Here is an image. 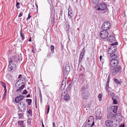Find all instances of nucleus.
Returning <instances> with one entry per match:
<instances>
[{"label":"nucleus","instance_id":"1","mask_svg":"<svg viewBox=\"0 0 127 127\" xmlns=\"http://www.w3.org/2000/svg\"><path fill=\"white\" fill-rule=\"evenodd\" d=\"M95 8L96 10L102 11L103 13L107 15L108 13V9L107 8V5L104 3H100L95 6Z\"/></svg>","mask_w":127,"mask_h":127},{"label":"nucleus","instance_id":"2","mask_svg":"<svg viewBox=\"0 0 127 127\" xmlns=\"http://www.w3.org/2000/svg\"><path fill=\"white\" fill-rule=\"evenodd\" d=\"M118 44L117 42L111 44V46L107 50L108 53L110 54V58H115L117 57V55L114 54V53L117 50L116 45Z\"/></svg>","mask_w":127,"mask_h":127},{"label":"nucleus","instance_id":"3","mask_svg":"<svg viewBox=\"0 0 127 127\" xmlns=\"http://www.w3.org/2000/svg\"><path fill=\"white\" fill-rule=\"evenodd\" d=\"M88 88L87 86H84L82 87L80 89V92L81 96L84 100L88 99L90 96L89 93L87 90Z\"/></svg>","mask_w":127,"mask_h":127},{"label":"nucleus","instance_id":"4","mask_svg":"<svg viewBox=\"0 0 127 127\" xmlns=\"http://www.w3.org/2000/svg\"><path fill=\"white\" fill-rule=\"evenodd\" d=\"M122 70V67L120 65H118L110 69V72L112 75H115L118 73H120Z\"/></svg>","mask_w":127,"mask_h":127},{"label":"nucleus","instance_id":"5","mask_svg":"<svg viewBox=\"0 0 127 127\" xmlns=\"http://www.w3.org/2000/svg\"><path fill=\"white\" fill-rule=\"evenodd\" d=\"M109 62L110 69L117 66L118 64V61L117 59L113 58Z\"/></svg>","mask_w":127,"mask_h":127},{"label":"nucleus","instance_id":"6","mask_svg":"<svg viewBox=\"0 0 127 127\" xmlns=\"http://www.w3.org/2000/svg\"><path fill=\"white\" fill-rule=\"evenodd\" d=\"M108 32L107 31L103 30L100 32L99 36L102 39H105L108 37Z\"/></svg>","mask_w":127,"mask_h":127},{"label":"nucleus","instance_id":"7","mask_svg":"<svg viewBox=\"0 0 127 127\" xmlns=\"http://www.w3.org/2000/svg\"><path fill=\"white\" fill-rule=\"evenodd\" d=\"M110 23L108 22H104L102 26V29L106 31L108 30L111 27Z\"/></svg>","mask_w":127,"mask_h":127},{"label":"nucleus","instance_id":"8","mask_svg":"<svg viewBox=\"0 0 127 127\" xmlns=\"http://www.w3.org/2000/svg\"><path fill=\"white\" fill-rule=\"evenodd\" d=\"M18 105L19 106V110L21 112L24 111L26 110V106L25 104L23 102H21L19 103Z\"/></svg>","mask_w":127,"mask_h":127},{"label":"nucleus","instance_id":"9","mask_svg":"<svg viewBox=\"0 0 127 127\" xmlns=\"http://www.w3.org/2000/svg\"><path fill=\"white\" fill-rule=\"evenodd\" d=\"M9 65L8 67V69L10 71H14L16 69V65L15 64L9 63Z\"/></svg>","mask_w":127,"mask_h":127},{"label":"nucleus","instance_id":"10","mask_svg":"<svg viewBox=\"0 0 127 127\" xmlns=\"http://www.w3.org/2000/svg\"><path fill=\"white\" fill-rule=\"evenodd\" d=\"M62 97L66 101L70 99V97L69 95L67 94V91H66L62 93Z\"/></svg>","mask_w":127,"mask_h":127},{"label":"nucleus","instance_id":"11","mask_svg":"<svg viewBox=\"0 0 127 127\" xmlns=\"http://www.w3.org/2000/svg\"><path fill=\"white\" fill-rule=\"evenodd\" d=\"M70 70V66L67 65L65 66V69L64 70L63 74L64 75V77L65 76L67 75Z\"/></svg>","mask_w":127,"mask_h":127},{"label":"nucleus","instance_id":"12","mask_svg":"<svg viewBox=\"0 0 127 127\" xmlns=\"http://www.w3.org/2000/svg\"><path fill=\"white\" fill-rule=\"evenodd\" d=\"M17 61V57L15 56L12 57L8 59V62L15 64V63Z\"/></svg>","mask_w":127,"mask_h":127},{"label":"nucleus","instance_id":"13","mask_svg":"<svg viewBox=\"0 0 127 127\" xmlns=\"http://www.w3.org/2000/svg\"><path fill=\"white\" fill-rule=\"evenodd\" d=\"M95 113L96 119H100L101 117L100 110V109H97L95 112Z\"/></svg>","mask_w":127,"mask_h":127},{"label":"nucleus","instance_id":"14","mask_svg":"<svg viewBox=\"0 0 127 127\" xmlns=\"http://www.w3.org/2000/svg\"><path fill=\"white\" fill-rule=\"evenodd\" d=\"M105 124L107 126L109 127H113L114 125L113 123V122L109 120L106 121L105 122Z\"/></svg>","mask_w":127,"mask_h":127},{"label":"nucleus","instance_id":"15","mask_svg":"<svg viewBox=\"0 0 127 127\" xmlns=\"http://www.w3.org/2000/svg\"><path fill=\"white\" fill-rule=\"evenodd\" d=\"M24 97V96L23 95L19 96L15 98V101L16 103H18L22 100Z\"/></svg>","mask_w":127,"mask_h":127},{"label":"nucleus","instance_id":"16","mask_svg":"<svg viewBox=\"0 0 127 127\" xmlns=\"http://www.w3.org/2000/svg\"><path fill=\"white\" fill-rule=\"evenodd\" d=\"M67 77H65V78H64L63 79V81H62L61 88L63 89H64V88L66 86V82L67 81Z\"/></svg>","mask_w":127,"mask_h":127},{"label":"nucleus","instance_id":"17","mask_svg":"<svg viewBox=\"0 0 127 127\" xmlns=\"http://www.w3.org/2000/svg\"><path fill=\"white\" fill-rule=\"evenodd\" d=\"M115 38L112 35L109 36L108 38V40L110 42H113L115 40Z\"/></svg>","mask_w":127,"mask_h":127},{"label":"nucleus","instance_id":"18","mask_svg":"<svg viewBox=\"0 0 127 127\" xmlns=\"http://www.w3.org/2000/svg\"><path fill=\"white\" fill-rule=\"evenodd\" d=\"M68 15L69 18L71 19L73 16V14L72 13V11L70 7H69L68 9Z\"/></svg>","mask_w":127,"mask_h":127},{"label":"nucleus","instance_id":"19","mask_svg":"<svg viewBox=\"0 0 127 127\" xmlns=\"http://www.w3.org/2000/svg\"><path fill=\"white\" fill-rule=\"evenodd\" d=\"M18 125L20 127H24L25 126V124L24 121L19 120L18 122Z\"/></svg>","mask_w":127,"mask_h":127},{"label":"nucleus","instance_id":"20","mask_svg":"<svg viewBox=\"0 0 127 127\" xmlns=\"http://www.w3.org/2000/svg\"><path fill=\"white\" fill-rule=\"evenodd\" d=\"M114 115L112 112H110L108 114L107 118L108 119H111L114 117Z\"/></svg>","mask_w":127,"mask_h":127},{"label":"nucleus","instance_id":"21","mask_svg":"<svg viewBox=\"0 0 127 127\" xmlns=\"http://www.w3.org/2000/svg\"><path fill=\"white\" fill-rule=\"evenodd\" d=\"M112 109L113 112L114 113H116L118 110V106H114L112 107Z\"/></svg>","mask_w":127,"mask_h":127},{"label":"nucleus","instance_id":"22","mask_svg":"<svg viewBox=\"0 0 127 127\" xmlns=\"http://www.w3.org/2000/svg\"><path fill=\"white\" fill-rule=\"evenodd\" d=\"M25 86L24 85H23L20 87L19 89L16 90V91L18 92H20L24 88Z\"/></svg>","mask_w":127,"mask_h":127},{"label":"nucleus","instance_id":"23","mask_svg":"<svg viewBox=\"0 0 127 127\" xmlns=\"http://www.w3.org/2000/svg\"><path fill=\"white\" fill-rule=\"evenodd\" d=\"M114 81L115 83L118 85L121 84L122 83V82L121 81H119L117 79H114Z\"/></svg>","mask_w":127,"mask_h":127},{"label":"nucleus","instance_id":"24","mask_svg":"<svg viewBox=\"0 0 127 127\" xmlns=\"http://www.w3.org/2000/svg\"><path fill=\"white\" fill-rule=\"evenodd\" d=\"M84 54L83 53H81L79 58V62H80L82 61V58L84 56Z\"/></svg>","mask_w":127,"mask_h":127},{"label":"nucleus","instance_id":"25","mask_svg":"<svg viewBox=\"0 0 127 127\" xmlns=\"http://www.w3.org/2000/svg\"><path fill=\"white\" fill-rule=\"evenodd\" d=\"M26 101L27 102L29 105H30L32 102V100L31 99H26Z\"/></svg>","mask_w":127,"mask_h":127},{"label":"nucleus","instance_id":"26","mask_svg":"<svg viewBox=\"0 0 127 127\" xmlns=\"http://www.w3.org/2000/svg\"><path fill=\"white\" fill-rule=\"evenodd\" d=\"M27 113L29 114L28 115L29 116H32V110H31L30 109H29V110L27 111Z\"/></svg>","mask_w":127,"mask_h":127},{"label":"nucleus","instance_id":"27","mask_svg":"<svg viewBox=\"0 0 127 127\" xmlns=\"http://www.w3.org/2000/svg\"><path fill=\"white\" fill-rule=\"evenodd\" d=\"M92 2L94 4H97L98 3L99 0H91Z\"/></svg>","mask_w":127,"mask_h":127},{"label":"nucleus","instance_id":"28","mask_svg":"<svg viewBox=\"0 0 127 127\" xmlns=\"http://www.w3.org/2000/svg\"><path fill=\"white\" fill-rule=\"evenodd\" d=\"M20 35L21 37L22 38V40H23L24 39L25 37L23 33H22L21 30L20 32Z\"/></svg>","mask_w":127,"mask_h":127},{"label":"nucleus","instance_id":"29","mask_svg":"<svg viewBox=\"0 0 127 127\" xmlns=\"http://www.w3.org/2000/svg\"><path fill=\"white\" fill-rule=\"evenodd\" d=\"M18 115L19 117V119H22L23 116V114L22 113L18 114Z\"/></svg>","mask_w":127,"mask_h":127},{"label":"nucleus","instance_id":"30","mask_svg":"<svg viewBox=\"0 0 127 127\" xmlns=\"http://www.w3.org/2000/svg\"><path fill=\"white\" fill-rule=\"evenodd\" d=\"M32 120L29 119L27 120V123L28 125V126L29 125L30 126L31 124Z\"/></svg>","mask_w":127,"mask_h":127},{"label":"nucleus","instance_id":"31","mask_svg":"<svg viewBox=\"0 0 127 127\" xmlns=\"http://www.w3.org/2000/svg\"><path fill=\"white\" fill-rule=\"evenodd\" d=\"M20 4V3L19 2H18L17 1L16 3V6L17 9H19L20 8V6H19V5Z\"/></svg>","mask_w":127,"mask_h":127},{"label":"nucleus","instance_id":"32","mask_svg":"<svg viewBox=\"0 0 127 127\" xmlns=\"http://www.w3.org/2000/svg\"><path fill=\"white\" fill-rule=\"evenodd\" d=\"M102 97V95L101 94H100L98 96V98L99 99V100L101 101V97Z\"/></svg>","mask_w":127,"mask_h":127},{"label":"nucleus","instance_id":"33","mask_svg":"<svg viewBox=\"0 0 127 127\" xmlns=\"http://www.w3.org/2000/svg\"><path fill=\"white\" fill-rule=\"evenodd\" d=\"M113 101V103L114 104H117V103L118 102L117 100L115 99H112Z\"/></svg>","mask_w":127,"mask_h":127},{"label":"nucleus","instance_id":"34","mask_svg":"<svg viewBox=\"0 0 127 127\" xmlns=\"http://www.w3.org/2000/svg\"><path fill=\"white\" fill-rule=\"evenodd\" d=\"M1 84L2 86L4 88V89H5L6 88V85L5 83L3 82H1Z\"/></svg>","mask_w":127,"mask_h":127},{"label":"nucleus","instance_id":"35","mask_svg":"<svg viewBox=\"0 0 127 127\" xmlns=\"http://www.w3.org/2000/svg\"><path fill=\"white\" fill-rule=\"evenodd\" d=\"M25 79L24 77H22L20 78L19 79V80L18 81H20L21 82V81H23L25 80Z\"/></svg>","mask_w":127,"mask_h":127},{"label":"nucleus","instance_id":"36","mask_svg":"<svg viewBox=\"0 0 127 127\" xmlns=\"http://www.w3.org/2000/svg\"><path fill=\"white\" fill-rule=\"evenodd\" d=\"M39 96L40 98V99L41 100L42 99V95L41 94V91H40L39 92Z\"/></svg>","mask_w":127,"mask_h":127},{"label":"nucleus","instance_id":"37","mask_svg":"<svg viewBox=\"0 0 127 127\" xmlns=\"http://www.w3.org/2000/svg\"><path fill=\"white\" fill-rule=\"evenodd\" d=\"M111 97L112 99H113L114 98V97L115 96V94H114L113 93L111 94Z\"/></svg>","mask_w":127,"mask_h":127},{"label":"nucleus","instance_id":"38","mask_svg":"<svg viewBox=\"0 0 127 127\" xmlns=\"http://www.w3.org/2000/svg\"><path fill=\"white\" fill-rule=\"evenodd\" d=\"M27 93V91L26 90H25L23 91L22 94H26Z\"/></svg>","mask_w":127,"mask_h":127},{"label":"nucleus","instance_id":"39","mask_svg":"<svg viewBox=\"0 0 127 127\" xmlns=\"http://www.w3.org/2000/svg\"><path fill=\"white\" fill-rule=\"evenodd\" d=\"M69 25H67L66 26V30H68L69 28Z\"/></svg>","mask_w":127,"mask_h":127},{"label":"nucleus","instance_id":"40","mask_svg":"<svg viewBox=\"0 0 127 127\" xmlns=\"http://www.w3.org/2000/svg\"><path fill=\"white\" fill-rule=\"evenodd\" d=\"M92 122V124H91V123H88V125L91 126V127H92V126H94V122L93 121V122Z\"/></svg>","mask_w":127,"mask_h":127},{"label":"nucleus","instance_id":"41","mask_svg":"<svg viewBox=\"0 0 127 127\" xmlns=\"http://www.w3.org/2000/svg\"><path fill=\"white\" fill-rule=\"evenodd\" d=\"M50 109V106L49 105H48L47 106V114H48L49 113V110Z\"/></svg>","mask_w":127,"mask_h":127},{"label":"nucleus","instance_id":"42","mask_svg":"<svg viewBox=\"0 0 127 127\" xmlns=\"http://www.w3.org/2000/svg\"><path fill=\"white\" fill-rule=\"evenodd\" d=\"M54 49V46L53 45H51V50L53 51Z\"/></svg>","mask_w":127,"mask_h":127},{"label":"nucleus","instance_id":"43","mask_svg":"<svg viewBox=\"0 0 127 127\" xmlns=\"http://www.w3.org/2000/svg\"><path fill=\"white\" fill-rule=\"evenodd\" d=\"M109 88V86H106V90L107 92H108V90Z\"/></svg>","mask_w":127,"mask_h":127},{"label":"nucleus","instance_id":"44","mask_svg":"<svg viewBox=\"0 0 127 127\" xmlns=\"http://www.w3.org/2000/svg\"><path fill=\"white\" fill-rule=\"evenodd\" d=\"M6 94H4L3 96L2 97L3 99H4L6 97Z\"/></svg>","mask_w":127,"mask_h":127},{"label":"nucleus","instance_id":"45","mask_svg":"<svg viewBox=\"0 0 127 127\" xmlns=\"http://www.w3.org/2000/svg\"><path fill=\"white\" fill-rule=\"evenodd\" d=\"M89 119L90 120H93V121H94L93 118L92 116H91L89 117Z\"/></svg>","mask_w":127,"mask_h":127},{"label":"nucleus","instance_id":"46","mask_svg":"<svg viewBox=\"0 0 127 127\" xmlns=\"http://www.w3.org/2000/svg\"><path fill=\"white\" fill-rule=\"evenodd\" d=\"M30 13L28 14V17L26 19L27 20H28V19H30L31 17V16L30 15Z\"/></svg>","mask_w":127,"mask_h":127},{"label":"nucleus","instance_id":"47","mask_svg":"<svg viewBox=\"0 0 127 127\" xmlns=\"http://www.w3.org/2000/svg\"><path fill=\"white\" fill-rule=\"evenodd\" d=\"M23 15V13H20L19 15L18 16V17H19L22 16Z\"/></svg>","mask_w":127,"mask_h":127},{"label":"nucleus","instance_id":"48","mask_svg":"<svg viewBox=\"0 0 127 127\" xmlns=\"http://www.w3.org/2000/svg\"><path fill=\"white\" fill-rule=\"evenodd\" d=\"M85 52V49L84 47L83 49H82V52L81 53H83V54H84V52Z\"/></svg>","mask_w":127,"mask_h":127},{"label":"nucleus","instance_id":"49","mask_svg":"<svg viewBox=\"0 0 127 127\" xmlns=\"http://www.w3.org/2000/svg\"><path fill=\"white\" fill-rule=\"evenodd\" d=\"M87 124V122L86 121L84 124L83 125L82 127H86V126Z\"/></svg>","mask_w":127,"mask_h":127},{"label":"nucleus","instance_id":"50","mask_svg":"<svg viewBox=\"0 0 127 127\" xmlns=\"http://www.w3.org/2000/svg\"><path fill=\"white\" fill-rule=\"evenodd\" d=\"M93 122V120H89L88 121V123H92V122Z\"/></svg>","mask_w":127,"mask_h":127},{"label":"nucleus","instance_id":"51","mask_svg":"<svg viewBox=\"0 0 127 127\" xmlns=\"http://www.w3.org/2000/svg\"><path fill=\"white\" fill-rule=\"evenodd\" d=\"M80 77L81 76H84V74L83 73L80 74L79 75Z\"/></svg>","mask_w":127,"mask_h":127},{"label":"nucleus","instance_id":"52","mask_svg":"<svg viewBox=\"0 0 127 127\" xmlns=\"http://www.w3.org/2000/svg\"><path fill=\"white\" fill-rule=\"evenodd\" d=\"M63 13V12L62 10H61L60 11V15H62V14Z\"/></svg>","mask_w":127,"mask_h":127},{"label":"nucleus","instance_id":"53","mask_svg":"<svg viewBox=\"0 0 127 127\" xmlns=\"http://www.w3.org/2000/svg\"><path fill=\"white\" fill-rule=\"evenodd\" d=\"M125 126V125L124 124H123L122 125H121L120 126V127H124Z\"/></svg>","mask_w":127,"mask_h":127},{"label":"nucleus","instance_id":"54","mask_svg":"<svg viewBox=\"0 0 127 127\" xmlns=\"http://www.w3.org/2000/svg\"><path fill=\"white\" fill-rule=\"evenodd\" d=\"M71 85L70 84H69V85L68 86V89L69 88V89H70V87H71Z\"/></svg>","mask_w":127,"mask_h":127},{"label":"nucleus","instance_id":"55","mask_svg":"<svg viewBox=\"0 0 127 127\" xmlns=\"http://www.w3.org/2000/svg\"><path fill=\"white\" fill-rule=\"evenodd\" d=\"M22 75H21V74H20L19 75V76H18V78H21V77H22Z\"/></svg>","mask_w":127,"mask_h":127},{"label":"nucleus","instance_id":"56","mask_svg":"<svg viewBox=\"0 0 127 127\" xmlns=\"http://www.w3.org/2000/svg\"><path fill=\"white\" fill-rule=\"evenodd\" d=\"M5 91L4 94H6L7 93V91L6 88H5V89H4Z\"/></svg>","mask_w":127,"mask_h":127},{"label":"nucleus","instance_id":"57","mask_svg":"<svg viewBox=\"0 0 127 127\" xmlns=\"http://www.w3.org/2000/svg\"><path fill=\"white\" fill-rule=\"evenodd\" d=\"M109 82H107L106 84V86H109Z\"/></svg>","mask_w":127,"mask_h":127},{"label":"nucleus","instance_id":"58","mask_svg":"<svg viewBox=\"0 0 127 127\" xmlns=\"http://www.w3.org/2000/svg\"><path fill=\"white\" fill-rule=\"evenodd\" d=\"M110 78H109V77H108L107 79V82H109V83L110 81Z\"/></svg>","mask_w":127,"mask_h":127},{"label":"nucleus","instance_id":"59","mask_svg":"<svg viewBox=\"0 0 127 127\" xmlns=\"http://www.w3.org/2000/svg\"><path fill=\"white\" fill-rule=\"evenodd\" d=\"M30 96V94H29L28 95H26V97H29Z\"/></svg>","mask_w":127,"mask_h":127},{"label":"nucleus","instance_id":"60","mask_svg":"<svg viewBox=\"0 0 127 127\" xmlns=\"http://www.w3.org/2000/svg\"><path fill=\"white\" fill-rule=\"evenodd\" d=\"M53 127H55V124L54 122L53 123Z\"/></svg>","mask_w":127,"mask_h":127},{"label":"nucleus","instance_id":"61","mask_svg":"<svg viewBox=\"0 0 127 127\" xmlns=\"http://www.w3.org/2000/svg\"><path fill=\"white\" fill-rule=\"evenodd\" d=\"M102 58V56H100L99 57V58H100V61H101V59Z\"/></svg>","mask_w":127,"mask_h":127},{"label":"nucleus","instance_id":"62","mask_svg":"<svg viewBox=\"0 0 127 127\" xmlns=\"http://www.w3.org/2000/svg\"><path fill=\"white\" fill-rule=\"evenodd\" d=\"M42 126L43 127H44V126L42 122Z\"/></svg>","mask_w":127,"mask_h":127},{"label":"nucleus","instance_id":"63","mask_svg":"<svg viewBox=\"0 0 127 127\" xmlns=\"http://www.w3.org/2000/svg\"><path fill=\"white\" fill-rule=\"evenodd\" d=\"M29 41L30 42L31 41V38H30L29 39Z\"/></svg>","mask_w":127,"mask_h":127},{"label":"nucleus","instance_id":"64","mask_svg":"<svg viewBox=\"0 0 127 127\" xmlns=\"http://www.w3.org/2000/svg\"><path fill=\"white\" fill-rule=\"evenodd\" d=\"M82 68H81L79 69V70L80 71H81L82 70Z\"/></svg>","mask_w":127,"mask_h":127}]
</instances>
